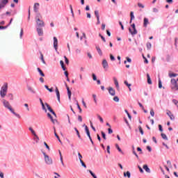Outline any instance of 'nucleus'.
<instances>
[{"label":"nucleus","mask_w":178,"mask_h":178,"mask_svg":"<svg viewBox=\"0 0 178 178\" xmlns=\"http://www.w3.org/2000/svg\"><path fill=\"white\" fill-rule=\"evenodd\" d=\"M1 103H2L3 106H4V108H6V109H8V111H10V112H11V113L15 115V116L18 118V119H20V118H22L19 114H17L16 112H15V110H13V108H12V106L10 105V103H9V102H8V100L3 99H1Z\"/></svg>","instance_id":"nucleus-1"},{"label":"nucleus","mask_w":178,"mask_h":178,"mask_svg":"<svg viewBox=\"0 0 178 178\" xmlns=\"http://www.w3.org/2000/svg\"><path fill=\"white\" fill-rule=\"evenodd\" d=\"M8 92V83H5L0 90V95L1 98L6 97V93Z\"/></svg>","instance_id":"nucleus-2"},{"label":"nucleus","mask_w":178,"mask_h":178,"mask_svg":"<svg viewBox=\"0 0 178 178\" xmlns=\"http://www.w3.org/2000/svg\"><path fill=\"white\" fill-rule=\"evenodd\" d=\"M42 154L44 156V162L46 165H53L54 161H52V158L49 157V156H48V154H47L45 152H42Z\"/></svg>","instance_id":"nucleus-3"},{"label":"nucleus","mask_w":178,"mask_h":178,"mask_svg":"<svg viewBox=\"0 0 178 178\" xmlns=\"http://www.w3.org/2000/svg\"><path fill=\"white\" fill-rule=\"evenodd\" d=\"M171 89L172 91H177L178 90V82L176 79H171Z\"/></svg>","instance_id":"nucleus-4"},{"label":"nucleus","mask_w":178,"mask_h":178,"mask_svg":"<svg viewBox=\"0 0 178 178\" xmlns=\"http://www.w3.org/2000/svg\"><path fill=\"white\" fill-rule=\"evenodd\" d=\"M131 27H132L133 30H131V28L129 29V33L131 34V35H136L137 34V29H136V24H132L131 25Z\"/></svg>","instance_id":"nucleus-5"},{"label":"nucleus","mask_w":178,"mask_h":178,"mask_svg":"<svg viewBox=\"0 0 178 178\" xmlns=\"http://www.w3.org/2000/svg\"><path fill=\"white\" fill-rule=\"evenodd\" d=\"M9 2V0H1L0 1V9H3L6 4Z\"/></svg>","instance_id":"nucleus-6"},{"label":"nucleus","mask_w":178,"mask_h":178,"mask_svg":"<svg viewBox=\"0 0 178 178\" xmlns=\"http://www.w3.org/2000/svg\"><path fill=\"white\" fill-rule=\"evenodd\" d=\"M36 24L38 27H44L45 24L44 23V21L42 19H38V21H35Z\"/></svg>","instance_id":"nucleus-7"},{"label":"nucleus","mask_w":178,"mask_h":178,"mask_svg":"<svg viewBox=\"0 0 178 178\" xmlns=\"http://www.w3.org/2000/svg\"><path fill=\"white\" fill-rule=\"evenodd\" d=\"M102 65L105 70H108L109 65H108V61H106V59L103 60Z\"/></svg>","instance_id":"nucleus-8"},{"label":"nucleus","mask_w":178,"mask_h":178,"mask_svg":"<svg viewBox=\"0 0 178 178\" xmlns=\"http://www.w3.org/2000/svg\"><path fill=\"white\" fill-rule=\"evenodd\" d=\"M53 40H54V48L55 51H58V38H56V37H54Z\"/></svg>","instance_id":"nucleus-9"},{"label":"nucleus","mask_w":178,"mask_h":178,"mask_svg":"<svg viewBox=\"0 0 178 178\" xmlns=\"http://www.w3.org/2000/svg\"><path fill=\"white\" fill-rule=\"evenodd\" d=\"M108 90L110 95H112V97H115V95H116V91H115V89H113V88L110 87Z\"/></svg>","instance_id":"nucleus-10"},{"label":"nucleus","mask_w":178,"mask_h":178,"mask_svg":"<svg viewBox=\"0 0 178 178\" xmlns=\"http://www.w3.org/2000/svg\"><path fill=\"white\" fill-rule=\"evenodd\" d=\"M40 19H42V15H41L40 13L38 12L35 14V22H37L38 20H40Z\"/></svg>","instance_id":"nucleus-11"},{"label":"nucleus","mask_w":178,"mask_h":178,"mask_svg":"<svg viewBox=\"0 0 178 178\" xmlns=\"http://www.w3.org/2000/svg\"><path fill=\"white\" fill-rule=\"evenodd\" d=\"M26 88H27L28 91H29V92H31L32 94H35L36 93L34 88H33V87L30 86V85H27Z\"/></svg>","instance_id":"nucleus-12"},{"label":"nucleus","mask_w":178,"mask_h":178,"mask_svg":"<svg viewBox=\"0 0 178 178\" xmlns=\"http://www.w3.org/2000/svg\"><path fill=\"white\" fill-rule=\"evenodd\" d=\"M40 6V3H35L33 6V12H35V13H38V9H40L39 8Z\"/></svg>","instance_id":"nucleus-13"},{"label":"nucleus","mask_w":178,"mask_h":178,"mask_svg":"<svg viewBox=\"0 0 178 178\" xmlns=\"http://www.w3.org/2000/svg\"><path fill=\"white\" fill-rule=\"evenodd\" d=\"M65 86L67 87V95H68V98L70 101V99H72V91H70V89L67 86V84L65 83Z\"/></svg>","instance_id":"nucleus-14"},{"label":"nucleus","mask_w":178,"mask_h":178,"mask_svg":"<svg viewBox=\"0 0 178 178\" xmlns=\"http://www.w3.org/2000/svg\"><path fill=\"white\" fill-rule=\"evenodd\" d=\"M56 93L58 102H60V93L59 92V89H58V87L56 88Z\"/></svg>","instance_id":"nucleus-15"},{"label":"nucleus","mask_w":178,"mask_h":178,"mask_svg":"<svg viewBox=\"0 0 178 178\" xmlns=\"http://www.w3.org/2000/svg\"><path fill=\"white\" fill-rule=\"evenodd\" d=\"M37 32L40 37H42V35H44V31H42V29L38 27Z\"/></svg>","instance_id":"nucleus-16"},{"label":"nucleus","mask_w":178,"mask_h":178,"mask_svg":"<svg viewBox=\"0 0 178 178\" xmlns=\"http://www.w3.org/2000/svg\"><path fill=\"white\" fill-rule=\"evenodd\" d=\"M83 127H85V131L88 136V137H90V129H88V127L84 124L83 125Z\"/></svg>","instance_id":"nucleus-17"},{"label":"nucleus","mask_w":178,"mask_h":178,"mask_svg":"<svg viewBox=\"0 0 178 178\" xmlns=\"http://www.w3.org/2000/svg\"><path fill=\"white\" fill-rule=\"evenodd\" d=\"M149 24V21L148 20V18L145 17L143 19V26L147 27V26H148Z\"/></svg>","instance_id":"nucleus-18"},{"label":"nucleus","mask_w":178,"mask_h":178,"mask_svg":"<svg viewBox=\"0 0 178 178\" xmlns=\"http://www.w3.org/2000/svg\"><path fill=\"white\" fill-rule=\"evenodd\" d=\"M40 102L42 105V108L43 111H44L45 113H47V108H45V104H44V102H42V99L41 98L39 99Z\"/></svg>","instance_id":"nucleus-19"},{"label":"nucleus","mask_w":178,"mask_h":178,"mask_svg":"<svg viewBox=\"0 0 178 178\" xmlns=\"http://www.w3.org/2000/svg\"><path fill=\"white\" fill-rule=\"evenodd\" d=\"M31 132L33 134V136H34V137H35V138H37L36 143H38V141H40V138L38 137V136L36 135L35 131L34 129H32V131H31Z\"/></svg>","instance_id":"nucleus-20"},{"label":"nucleus","mask_w":178,"mask_h":178,"mask_svg":"<svg viewBox=\"0 0 178 178\" xmlns=\"http://www.w3.org/2000/svg\"><path fill=\"white\" fill-rule=\"evenodd\" d=\"M31 132L33 134V136H34V137H35V138H37L36 143H38V141H40V138L38 137V136L36 135L35 131L34 129H32V131H31Z\"/></svg>","instance_id":"nucleus-21"},{"label":"nucleus","mask_w":178,"mask_h":178,"mask_svg":"<svg viewBox=\"0 0 178 178\" xmlns=\"http://www.w3.org/2000/svg\"><path fill=\"white\" fill-rule=\"evenodd\" d=\"M143 169L147 172V173H151V169L148 168V165L147 164L143 165Z\"/></svg>","instance_id":"nucleus-22"},{"label":"nucleus","mask_w":178,"mask_h":178,"mask_svg":"<svg viewBox=\"0 0 178 178\" xmlns=\"http://www.w3.org/2000/svg\"><path fill=\"white\" fill-rule=\"evenodd\" d=\"M167 115L170 118V120H175V115H173V114H172V112H170V111L167 112Z\"/></svg>","instance_id":"nucleus-23"},{"label":"nucleus","mask_w":178,"mask_h":178,"mask_svg":"<svg viewBox=\"0 0 178 178\" xmlns=\"http://www.w3.org/2000/svg\"><path fill=\"white\" fill-rule=\"evenodd\" d=\"M124 177L130 178L131 177V174L130 173L129 171H127V172H124Z\"/></svg>","instance_id":"nucleus-24"},{"label":"nucleus","mask_w":178,"mask_h":178,"mask_svg":"<svg viewBox=\"0 0 178 178\" xmlns=\"http://www.w3.org/2000/svg\"><path fill=\"white\" fill-rule=\"evenodd\" d=\"M37 70L39 72V74L42 76V77H45V74H44V72H42V70H41V69L40 67H38Z\"/></svg>","instance_id":"nucleus-25"},{"label":"nucleus","mask_w":178,"mask_h":178,"mask_svg":"<svg viewBox=\"0 0 178 178\" xmlns=\"http://www.w3.org/2000/svg\"><path fill=\"white\" fill-rule=\"evenodd\" d=\"M59 154H60V161L63 166H65V163H63V157L62 156V152H60V150H59Z\"/></svg>","instance_id":"nucleus-26"},{"label":"nucleus","mask_w":178,"mask_h":178,"mask_svg":"<svg viewBox=\"0 0 178 178\" xmlns=\"http://www.w3.org/2000/svg\"><path fill=\"white\" fill-rule=\"evenodd\" d=\"M96 49L100 56H102V50H101V48L97 46Z\"/></svg>","instance_id":"nucleus-27"},{"label":"nucleus","mask_w":178,"mask_h":178,"mask_svg":"<svg viewBox=\"0 0 178 178\" xmlns=\"http://www.w3.org/2000/svg\"><path fill=\"white\" fill-rule=\"evenodd\" d=\"M113 80H114V84H115V87L117 88H119V82L118 81V79L115 77H114Z\"/></svg>","instance_id":"nucleus-28"},{"label":"nucleus","mask_w":178,"mask_h":178,"mask_svg":"<svg viewBox=\"0 0 178 178\" xmlns=\"http://www.w3.org/2000/svg\"><path fill=\"white\" fill-rule=\"evenodd\" d=\"M147 77L148 84H152V81L151 80V76H149V74H147Z\"/></svg>","instance_id":"nucleus-29"},{"label":"nucleus","mask_w":178,"mask_h":178,"mask_svg":"<svg viewBox=\"0 0 178 178\" xmlns=\"http://www.w3.org/2000/svg\"><path fill=\"white\" fill-rule=\"evenodd\" d=\"M45 105L48 109V111H49V112H51V113L54 111V110L52 109V108H51V106H49V104H48V103H45Z\"/></svg>","instance_id":"nucleus-30"},{"label":"nucleus","mask_w":178,"mask_h":178,"mask_svg":"<svg viewBox=\"0 0 178 178\" xmlns=\"http://www.w3.org/2000/svg\"><path fill=\"white\" fill-rule=\"evenodd\" d=\"M115 147L117 148V149H118V151L119 152H120L121 154H124L123 153V151H122V149H120V147H119V145H118V144H115Z\"/></svg>","instance_id":"nucleus-31"},{"label":"nucleus","mask_w":178,"mask_h":178,"mask_svg":"<svg viewBox=\"0 0 178 178\" xmlns=\"http://www.w3.org/2000/svg\"><path fill=\"white\" fill-rule=\"evenodd\" d=\"M138 129H139V131H140V134L142 136H144V131L143 130V128L141 127V126L138 127Z\"/></svg>","instance_id":"nucleus-32"},{"label":"nucleus","mask_w":178,"mask_h":178,"mask_svg":"<svg viewBox=\"0 0 178 178\" xmlns=\"http://www.w3.org/2000/svg\"><path fill=\"white\" fill-rule=\"evenodd\" d=\"M124 84H125V86H127V87H128V88H130V87H131V84L129 83V82H127V81H124Z\"/></svg>","instance_id":"nucleus-33"},{"label":"nucleus","mask_w":178,"mask_h":178,"mask_svg":"<svg viewBox=\"0 0 178 178\" xmlns=\"http://www.w3.org/2000/svg\"><path fill=\"white\" fill-rule=\"evenodd\" d=\"M177 76H178L177 74H175V73H169V77H177Z\"/></svg>","instance_id":"nucleus-34"},{"label":"nucleus","mask_w":178,"mask_h":178,"mask_svg":"<svg viewBox=\"0 0 178 178\" xmlns=\"http://www.w3.org/2000/svg\"><path fill=\"white\" fill-rule=\"evenodd\" d=\"M130 16H131V20H134L135 17H134V13L133 11H131L130 13Z\"/></svg>","instance_id":"nucleus-35"},{"label":"nucleus","mask_w":178,"mask_h":178,"mask_svg":"<svg viewBox=\"0 0 178 178\" xmlns=\"http://www.w3.org/2000/svg\"><path fill=\"white\" fill-rule=\"evenodd\" d=\"M92 78L94 81H97V75H95V74H92Z\"/></svg>","instance_id":"nucleus-36"},{"label":"nucleus","mask_w":178,"mask_h":178,"mask_svg":"<svg viewBox=\"0 0 178 178\" xmlns=\"http://www.w3.org/2000/svg\"><path fill=\"white\" fill-rule=\"evenodd\" d=\"M161 137L163 138V140H168V136L165 134H161Z\"/></svg>","instance_id":"nucleus-37"},{"label":"nucleus","mask_w":178,"mask_h":178,"mask_svg":"<svg viewBox=\"0 0 178 178\" xmlns=\"http://www.w3.org/2000/svg\"><path fill=\"white\" fill-rule=\"evenodd\" d=\"M8 97L10 98V101H13V94L9 93Z\"/></svg>","instance_id":"nucleus-38"},{"label":"nucleus","mask_w":178,"mask_h":178,"mask_svg":"<svg viewBox=\"0 0 178 178\" xmlns=\"http://www.w3.org/2000/svg\"><path fill=\"white\" fill-rule=\"evenodd\" d=\"M95 15L97 19L99 18V12L98 10L95 11Z\"/></svg>","instance_id":"nucleus-39"},{"label":"nucleus","mask_w":178,"mask_h":178,"mask_svg":"<svg viewBox=\"0 0 178 178\" xmlns=\"http://www.w3.org/2000/svg\"><path fill=\"white\" fill-rule=\"evenodd\" d=\"M90 175H91V176L93 177V178H98L97 177V175H95V173L94 172H92V171H90Z\"/></svg>","instance_id":"nucleus-40"},{"label":"nucleus","mask_w":178,"mask_h":178,"mask_svg":"<svg viewBox=\"0 0 178 178\" xmlns=\"http://www.w3.org/2000/svg\"><path fill=\"white\" fill-rule=\"evenodd\" d=\"M44 145L46 147L48 151H51V148H49V146L48 145V144H47V142H44Z\"/></svg>","instance_id":"nucleus-41"},{"label":"nucleus","mask_w":178,"mask_h":178,"mask_svg":"<svg viewBox=\"0 0 178 178\" xmlns=\"http://www.w3.org/2000/svg\"><path fill=\"white\" fill-rule=\"evenodd\" d=\"M40 59L42 62V63L45 64V60H44V55H42V54H40Z\"/></svg>","instance_id":"nucleus-42"},{"label":"nucleus","mask_w":178,"mask_h":178,"mask_svg":"<svg viewBox=\"0 0 178 178\" xmlns=\"http://www.w3.org/2000/svg\"><path fill=\"white\" fill-rule=\"evenodd\" d=\"M74 130L76 132L79 138H81V136H80V133L79 132V130H77V128H74Z\"/></svg>","instance_id":"nucleus-43"},{"label":"nucleus","mask_w":178,"mask_h":178,"mask_svg":"<svg viewBox=\"0 0 178 178\" xmlns=\"http://www.w3.org/2000/svg\"><path fill=\"white\" fill-rule=\"evenodd\" d=\"M172 102L177 106V108H178V101L174 99H172Z\"/></svg>","instance_id":"nucleus-44"},{"label":"nucleus","mask_w":178,"mask_h":178,"mask_svg":"<svg viewBox=\"0 0 178 178\" xmlns=\"http://www.w3.org/2000/svg\"><path fill=\"white\" fill-rule=\"evenodd\" d=\"M113 101H114L115 102H119V97H118V96H115V97H113Z\"/></svg>","instance_id":"nucleus-45"},{"label":"nucleus","mask_w":178,"mask_h":178,"mask_svg":"<svg viewBox=\"0 0 178 178\" xmlns=\"http://www.w3.org/2000/svg\"><path fill=\"white\" fill-rule=\"evenodd\" d=\"M101 133L104 140H106V134H105L104 132L102 131H101Z\"/></svg>","instance_id":"nucleus-46"},{"label":"nucleus","mask_w":178,"mask_h":178,"mask_svg":"<svg viewBox=\"0 0 178 178\" xmlns=\"http://www.w3.org/2000/svg\"><path fill=\"white\" fill-rule=\"evenodd\" d=\"M159 88H162V81H161V79H159Z\"/></svg>","instance_id":"nucleus-47"},{"label":"nucleus","mask_w":178,"mask_h":178,"mask_svg":"<svg viewBox=\"0 0 178 178\" xmlns=\"http://www.w3.org/2000/svg\"><path fill=\"white\" fill-rule=\"evenodd\" d=\"M150 115L152 117L155 116V112H154V109L152 108L150 110Z\"/></svg>","instance_id":"nucleus-48"},{"label":"nucleus","mask_w":178,"mask_h":178,"mask_svg":"<svg viewBox=\"0 0 178 178\" xmlns=\"http://www.w3.org/2000/svg\"><path fill=\"white\" fill-rule=\"evenodd\" d=\"M151 47H152L151 43L150 42H147V49H151Z\"/></svg>","instance_id":"nucleus-49"},{"label":"nucleus","mask_w":178,"mask_h":178,"mask_svg":"<svg viewBox=\"0 0 178 178\" xmlns=\"http://www.w3.org/2000/svg\"><path fill=\"white\" fill-rule=\"evenodd\" d=\"M97 118L101 122V123H104V119L101 118L99 115H97Z\"/></svg>","instance_id":"nucleus-50"},{"label":"nucleus","mask_w":178,"mask_h":178,"mask_svg":"<svg viewBox=\"0 0 178 178\" xmlns=\"http://www.w3.org/2000/svg\"><path fill=\"white\" fill-rule=\"evenodd\" d=\"M54 136L58 140L59 143H61L60 138H59V136H58V134H56V132H55Z\"/></svg>","instance_id":"nucleus-51"},{"label":"nucleus","mask_w":178,"mask_h":178,"mask_svg":"<svg viewBox=\"0 0 178 178\" xmlns=\"http://www.w3.org/2000/svg\"><path fill=\"white\" fill-rule=\"evenodd\" d=\"M80 162L83 168H87V165H86V163H84V161H83V160H81Z\"/></svg>","instance_id":"nucleus-52"},{"label":"nucleus","mask_w":178,"mask_h":178,"mask_svg":"<svg viewBox=\"0 0 178 178\" xmlns=\"http://www.w3.org/2000/svg\"><path fill=\"white\" fill-rule=\"evenodd\" d=\"M99 35V37H101V38H102V41H104V42H106V40H105V38L102 35H101V33Z\"/></svg>","instance_id":"nucleus-53"},{"label":"nucleus","mask_w":178,"mask_h":178,"mask_svg":"<svg viewBox=\"0 0 178 178\" xmlns=\"http://www.w3.org/2000/svg\"><path fill=\"white\" fill-rule=\"evenodd\" d=\"M92 97H93L95 104H97V95H92Z\"/></svg>","instance_id":"nucleus-54"},{"label":"nucleus","mask_w":178,"mask_h":178,"mask_svg":"<svg viewBox=\"0 0 178 178\" xmlns=\"http://www.w3.org/2000/svg\"><path fill=\"white\" fill-rule=\"evenodd\" d=\"M106 151H107L108 154H111V146H109V145L107 146Z\"/></svg>","instance_id":"nucleus-55"},{"label":"nucleus","mask_w":178,"mask_h":178,"mask_svg":"<svg viewBox=\"0 0 178 178\" xmlns=\"http://www.w3.org/2000/svg\"><path fill=\"white\" fill-rule=\"evenodd\" d=\"M138 6L139 8H142V9H144V5H143V3H138Z\"/></svg>","instance_id":"nucleus-56"},{"label":"nucleus","mask_w":178,"mask_h":178,"mask_svg":"<svg viewBox=\"0 0 178 178\" xmlns=\"http://www.w3.org/2000/svg\"><path fill=\"white\" fill-rule=\"evenodd\" d=\"M64 59H65V63H66V65H68V63H69V59H67V57H66V56H64Z\"/></svg>","instance_id":"nucleus-57"},{"label":"nucleus","mask_w":178,"mask_h":178,"mask_svg":"<svg viewBox=\"0 0 178 178\" xmlns=\"http://www.w3.org/2000/svg\"><path fill=\"white\" fill-rule=\"evenodd\" d=\"M153 12H154V13H158V12H159V10H158V8H153Z\"/></svg>","instance_id":"nucleus-58"},{"label":"nucleus","mask_w":178,"mask_h":178,"mask_svg":"<svg viewBox=\"0 0 178 178\" xmlns=\"http://www.w3.org/2000/svg\"><path fill=\"white\" fill-rule=\"evenodd\" d=\"M108 134H112V133H113V130H112L111 128H108Z\"/></svg>","instance_id":"nucleus-59"},{"label":"nucleus","mask_w":178,"mask_h":178,"mask_svg":"<svg viewBox=\"0 0 178 178\" xmlns=\"http://www.w3.org/2000/svg\"><path fill=\"white\" fill-rule=\"evenodd\" d=\"M159 131H163V129L162 128V125L159 124Z\"/></svg>","instance_id":"nucleus-60"},{"label":"nucleus","mask_w":178,"mask_h":178,"mask_svg":"<svg viewBox=\"0 0 178 178\" xmlns=\"http://www.w3.org/2000/svg\"><path fill=\"white\" fill-rule=\"evenodd\" d=\"M78 156H79V161H82L81 159H83V156H81V154L78 153Z\"/></svg>","instance_id":"nucleus-61"},{"label":"nucleus","mask_w":178,"mask_h":178,"mask_svg":"<svg viewBox=\"0 0 178 178\" xmlns=\"http://www.w3.org/2000/svg\"><path fill=\"white\" fill-rule=\"evenodd\" d=\"M110 59L111 60H115V56H113L112 54H110Z\"/></svg>","instance_id":"nucleus-62"},{"label":"nucleus","mask_w":178,"mask_h":178,"mask_svg":"<svg viewBox=\"0 0 178 178\" xmlns=\"http://www.w3.org/2000/svg\"><path fill=\"white\" fill-rule=\"evenodd\" d=\"M19 37H20V38H22V37H23V29H21Z\"/></svg>","instance_id":"nucleus-63"},{"label":"nucleus","mask_w":178,"mask_h":178,"mask_svg":"<svg viewBox=\"0 0 178 178\" xmlns=\"http://www.w3.org/2000/svg\"><path fill=\"white\" fill-rule=\"evenodd\" d=\"M24 106L26 108V110L28 111H30V108H29V104H24Z\"/></svg>","instance_id":"nucleus-64"}]
</instances>
